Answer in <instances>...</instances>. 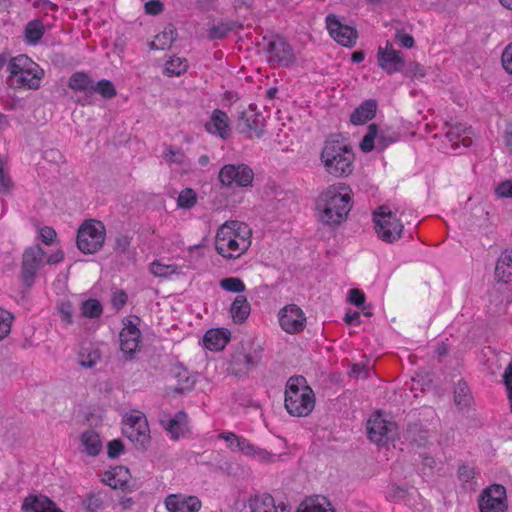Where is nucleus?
I'll return each mask as SVG.
<instances>
[{
    "label": "nucleus",
    "mask_w": 512,
    "mask_h": 512,
    "mask_svg": "<svg viewBox=\"0 0 512 512\" xmlns=\"http://www.w3.org/2000/svg\"><path fill=\"white\" fill-rule=\"evenodd\" d=\"M353 206V191L345 183H334L317 197L315 211L319 222L335 229L344 223Z\"/></svg>",
    "instance_id": "obj_1"
},
{
    "label": "nucleus",
    "mask_w": 512,
    "mask_h": 512,
    "mask_svg": "<svg viewBox=\"0 0 512 512\" xmlns=\"http://www.w3.org/2000/svg\"><path fill=\"white\" fill-rule=\"evenodd\" d=\"M230 340V333L224 329L208 330L203 338L204 346L211 351H220L224 349Z\"/></svg>",
    "instance_id": "obj_22"
},
{
    "label": "nucleus",
    "mask_w": 512,
    "mask_h": 512,
    "mask_svg": "<svg viewBox=\"0 0 512 512\" xmlns=\"http://www.w3.org/2000/svg\"><path fill=\"white\" fill-rule=\"evenodd\" d=\"M251 307L244 295H238L231 304L230 313L235 323H243L250 315Z\"/></svg>",
    "instance_id": "obj_26"
},
{
    "label": "nucleus",
    "mask_w": 512,
    "mask_h": 512,
    "mask_svg": "<svg viewBox=\"0 0 512 512\" xmlns=\"http://www.w3.org/2000/svg\"><path fill=\"white\" fill-rule=\"evenodd\" d=\"M34 512H63L47 496L34 495Z\"/></svg>",
    "instance_id": "obj_40"
},
{
    "label": "nucleus",
    "mask_w": 512,
    "mask_h": 512,
    "mask_svg": "<svg viewBox=\"0 0 512 512\" xmlns=\"http://www.w3.org/2000/svg\"><path fill=\"white\" fill-rule=\"evenodd\" d=\"M103 308L97 299H88L81 304V313L86 318H98L101 316Z\"/></svg>",
    "instance_id": "obj_39"
},
{
    "label": "nucleus",
    "mask_w": 512,
    "mask_h": 512,
    "mask_svg": "<svg viewBox=\"0 0 512 512\" xmlns=\"http://www.w3.org/2000/svg\"><path fill=\"white\" fill-rule=\"evenodd\" d=\"M326 27L330 36L344 47H353L356 44L357 30L349 25L343 24L336 15L329 14L326 17Z\"/></svg>",
    "instance_id": "obj_12"
},
{
    "label": "nucleus",
    "mask_w": 512,
    "mask_h": 512,
    "mask_svg": "<svg viewBox=\"0 0 512 512\" xmlns=\"http://www.w3.org/2000/svg\"><path fill=\"white\" fill-rule=\"evenodd\" d=\"M445 136L453 149L459 148L460 145L467 148L473 143V132L471 128L461 123L447 124Z\"/></svg>",
    "instance_id": "obj_18"
},
{
    "label": "nucleus",
    "mask_w": 512,
    "mask_h": 512,
    "mask_svg": "<svg viewBox=\"0 0 512 512\" xmlns=\"http://www.w3.org/2000/svg\"><path fill=\"white\" fill-rule=\"evenodd\" d=\"M161 424L172 440H178L188 431L187 415L182 411L178 412L174 417L161 419Z\"/></svg>",
    "instance_id": "obj_20"
},
{
    "label": "nucleus",
    "mask_w": 512,
    "mask_h": 512,
    "mask_svg": "<svg viewBox=\"0 0 512 512\" xmlns=\"http://www.w3.org/2000/svg\"><path fill=\"white\" fill-rule=\"evenodd\" d=\"M150 272L159 278H170L173 275L181 273V268L175 264H164L159 260H154L150 264Z\"/></svg>",
    "instance_id": "obj_32"
},
{
    "label": "nucleus",
    "mask_w": 512,
    "mask_h": 512,
    "mask_svg": "<svg viewBox=\"0 0 512 512\" xmlns=\"http://www.w3.org/2000/svg\"><path fill=\"white\" fill-rule=\"evenodd\" d=\"M280 327L289 334H297L304 330L306 326V316L303 310L295 305L284 306L278 314Z\"/></svg>",
    "instance_id": "obj_11"
},
{
    "label": "nucleus",
    "mask_w": 512,
    "mask_h": 512,
    "mask_svg": "<svg viewBox=\"0 0 512 512\" xmlns=\"http://www.w3.org/2000/svg\"><path fill=\"white\" fill-rule=\"evenodd\" d=\"M219 285L223 290L233 293H242L246 289L244 282L238 277L224 278Z\"/></svg>",
    "instance_id": "obj_44"
},
{
    "label": "nucleus",
    "mask_w": 512,
    "mask_h": 512,
    "mask_svg": "<svg viewBox=\"0 0 512 512\" xmlns=\"http://www.w3.org/2000/svg\"><path fill=\"white\" fill-rule=\"evenodd\" d=\"M175 37V29L172 26L166 27L163 32L155 36L154 40L150 43V48L153 50H165L172 45Z\"/></svg>",
    "instance_id": "obj_31"
},
{
    "label": "nucleus",
    "mask_w": 512,
    "mask_h": 512,
    "mask_svg": "<svg viewBox=\"0 0 512 512\" xmlns=\"http://www.w3.org/2000/svg\"><path fill=\"white\" fill-rule=\"evenodd\" d=\"M188 68V62L185 58L172 57L166 63L164 67V73L169 76H180L185 73Z\"/></svg>",
    "instance_id": "obj_35"
},
{
    "label": "nucleus",
    "mask_w": 512,
    "mask_h": 512,
    "mask_svg": "<svg viewBox=\"0 0 512 512\" xmlns=\"http://www.w3.org/2000/svg\"><path fill=\"white\" fill-rule=\"evenodd\" d=\"M507 495L503 485L493 484L485 488L479 498L480 512H507Z\"/></svg>",
    "instance_id": "obj_10"
},
{
    "label": "nucleus",
    "mask_w": 512,
    "mask_h": 512,
    "mask_svg": "<svg viewBox=\"0 0 512 512\" xmlns=\"http://www.w3.org/2000/svg\"><path fill=\"white\" fill-rule=\"evenodd\" d=\"M470 390L466 382L459 381L455 387L454 400L460 407H466L470 403Z\"/></svg>",
    "instance_id": "obj_42"
},
{
    "label": "nucleus",
    "mask_w": 512,
    "mask_h": 512,
    "mask_svg": "<svg viewBox=\"0 0 512 512\" xmlns=\"http://www.w3.org/2000/svg\"><path fill=\"white\" fill-rule=\"evenodd\" d=\"M250 512H291L288 504L284 501L276 502L268 493L256 494L248 500Z\"/></svg>",
    "instance_id": "obj_15"
},
{
    "label": "nucleus",
    "mask_w": 512,
    "mask_h": 512,
    "mask_svg": "<svg viewBox=\"0 0 512 512\" xmlns=\"http://www.w3.org/2000/svg\"><path fill=\"white\" fill-rule=\"evenodd\" d=\"M241 121L242 123V132H246L249 134V137L256 136L257 138L262 137L263 130L260 129L259 124V118L257 115L251 114L248 115L247 113H242L241 115Z\"/></svg>",
    "instance_id": "obj_33"
},
{
    "label": "nucleus",
    "mask_w": 512,
    "mask_h": 512,
    "mask_svg": "<svg viewBox=\"0 0 512 512\" xmlns=\"http://www.w3.org/2000/svg\"><path fill=\"white\" fill-rule=\"evenodd\" d=\"M475 477L474 467L461 465L458 469V478L461 482L469 483Z\"/></svg>",
    "instance_id": "obj_55"
},
{
    "label": "nucleus",
    "mask_w": 512,
    "mask_h": 512,
    "mask_svg": "<svg viewBox=\"0 0 512 512\" xmlns=\"http://www.w3.org/2000/svg\"><path fill=\"white\" fill-rule=\"evenodd\" d=\"M377 102L373 99L362 102L351 114L350 121L354 125H362L374 118Z\"/></svg>",
    "instance_id": "obj_24"
},
{
    "label": "nucleus",
    "mask_w": 512,
    "mask_h": 512,
    "mask_svg": "<svg viewBox=\"0 0 512 512\" xmlns=\"http://www.w3.org/2000/svg\"><path fill=\"white\" fill-rule=\"evenodd\" d=\"M93 84L94 81L88 74L84 72H75L69 78L68 87L72 90L92 95Z\"/></svg>",
    "instance_id": "obj_28"
},
{
    "label": "nucleus",
    "mask_w": 512,
    "mask_h": 512,
    "mask_svg": "<svg viewBox=\"0 0 512 512\" xmlns=\"http://www.w3.org/2000/svg\"><path fill=\"white\" fill-rule=\"evenodd\" d=\"M64 260L62 249L56 248L50 254H47L41 247L34 248V269L44 264H58Z\"/></svg>",
    "instance_id": "obj_27"
},
{
    "label": "nucleus",
    "mask_w": 512,
    "mask_h": 512,
    "mask_svg": "<svg viewBox=\"0 0 512 512\" xmlns=\"http://www.w3.org/2000/svg\"><path fill=\"white\" fill-rule=\"evenodd\" d=\"M6 166V161L0 156V193L3 194L9 193L13 188V182Z\"/></svg>",
    "instance_id": "obj_45"
},
{
    "label": "nucleus",
    "mask_w": 512,
    "mask_h": 512,
    "mask_svg": "<svg viewBox=\"0 0 512 512\" xmlns=\"http://www.w3.org/2000/svg\"><path fill=\"white\" fill-rule=\"evenodd\" d=\"M51 28L50 24L45 25L42 20L34 19V46L44 36L45 32Z\"/></svg>",
    "instance_id": "obj_56"
},
{
    "label": "nucleus",
    "mask_w": 512,
    "mask_h": 512,
    "mask_svg": "<svg viewBox=\"0 0 512 512\" xmlns=\"http://www.w3.org/2000/svg\"><path fill=\"white\" fill-rule=\"evenodd\" d=\"M145 12L149 15H158L163 11V4L159 0H149L145 3Z\"/></svg>",
    "instance_id": "obj_60"
},
{
    "label": "nucleus",
    "mask_w": 512,
    "mask_h": 512,
    "mask_svg": "<svg viewBox=\"0 0 512 512\" xmlns=\"http://www.w3.org/2000/svg\"><path fill=\"white\" fill-rule=\"evenodd\" d=\"M503 383L508 392V398L510 401V408L512 413V360L507 365L503 374Z\"/></svg>",
    "instance_id": "obj_52"
},
{
    "label": "nucleus",
    "mask_w": 512,
    "mask_h": 512,
    "mask_svg": "<svg viewBox=\"0 0 512 512\" xmlns=\"http://www.w3.org/2000/svg\"><path fill=\"white\" fill-rule=\"evenodd\" d=\"M284 405L292 416H308L315 407V394L303 376L290 377L286 383Z\"/></svg>",
    "instance_id": "obj_4"
},
{
    "label": "nucleus",
    "mask_w": 512,
    "mask_h": 512,
    "mask_svg": "<svg viewBox=\"0 0 512 512\" xmlns=\"http://www.w3.org/2000/svg\"><path fill=\"white\" fill-rule=\"evenodd\" d=\"M231 31V27L227 24H220L213 26L209 31V37L211 39H223Z\"/></svg>",
    "instance_id": "obj_54"
},
{
    "label": "nucleus",
    "mask_w": 512,
    "mask_h": 512,
    "mask_svg": "<svg viewBox=\"0 0 512 512\" xmlns=\"http://www.w3.org/2000/svg\"><path fill=\"white\" fill-rule=\"evenodd\" d=\"M123 324L119 334L120 348L123 353L132 356L139 348L141 332L131 319L126 318Z\"/></svg>",
    "instance_id": "obj_16"
},
{
    "label": "nucleus",
    "mask_w": 512,
    "mask_h": 512,
    "mask_svg": "<svg viewBox=\"0 0 512 512\" xmlns=\"http://www.w3.org/2000/svg\"><path fill=\"white\" fill-rule=\"evenodd\" d=\"M268 53L269 62L274 66H289L295 59L292 47L281 38L270 43Z\"/></svg>",
    "instance_id": "obj_17"
},
{
    "label": "nucleus",
    "mask_w": 512,
    "mask_h": 512,
    "mask_svg": "<svg viewBox=\"0 0 512 512\" xmlns=\"http://www.w3.org/2000/svg\"><path fill=\"white\" fill-rule=\"evenodd\" d=\"M242 453H244L246 456L256 457L260 461L264 462H269L272 458V455L268 451L256 447L250 441L244 446Z\"/></svg>",
    "instance_id": "obj_47"
},
{
    "label": "nucleus",
    "mask_w": 512,
    "mask_h": 512,
    "mask_svg": "<svg viewBox=\"0 0 512 512\" xmlns=\"http://www.w3.org/2000/svg\"><path fill=\"white\" fill-rule=\"evenodd\" d=\"M123 451V444L120 440H112L108 444V455L111 458L118 457Z\"/></svg>",
    "instance_id": "obj_62"
},
{
    "label": "nucleus",
    "mask_w": 512,
    "mask_h": 512,
    "mask_svg": "<svg viewBox=\"0 0 512 512\" xmlns=\"http://www.w3.org/2000/svg\"><path fill=\"white\" fill-rule=\"evenodd\" d=\"M81 444L90 456L99 454L102 448L100 436L93 430H87L81 435Z\"/></svg>",
    "instance_id": "obj_29"
},
{
    "label": "nucleus",
    "mask_w": 512,
    "mask_h": 512,
    "mask_svg": "<svg viewBox=\"0 0 512 512\" xmlns=\"http://www.w3.org/2000/svg\"><path fill=\"white\" fill-rule=\"evenodd\" d=\"M501 60L505 71L512 74V42L504 49Z\"/></svg>",
    "instance_id": "obj_58"
},
{
    "label": "nucleus",
    "mask_w": 512,
    "mask_h": 512,
    "mask_svg": "<svg viewBox=\"0 0 512 512\" xmlns=\"http://www.w3.org/2000/svg\"><path fill=\"white\" fill-rule=\"evenodd\" d=\"M57 310H58L61 320L65 324H67V325L72 324L74 306L71 301H69V300L60 301L57 305Z\"/></svg>",
    "instance_id": "obj_46"
},
{
    "label": "nucleus",
    "mask_w": 512,
    "mask_h": 512,
    "mask_svg": "<svg viewBox=\"0 0 512 512\" xmlns=\"http://www.w3.org/2000/svg\"><path fill=\"white\" fill-rule=\"evenodd\" d=\"M130 472L125 466H116L104 472L102 481L113 489H124L130 480Z\"/></svg>",
    "instance_id": "obj_21"
},
{
    "label": "nucleus",
    "mask_w": 512,
    "mask_h": 512,
    "mask_svg": "<svg viewBox=\"0 0 512 512\" xmlns=\"http://www.w3.org/2000/svg\"><path fill=\"white\" fill-rule=\"evenodd\" d=\"M495 277L498 282L509 283L512 281V252H503L497 260Z\"/></svg>",
    "instance_id": "obj_25"
},
{
    "label": "nucleus",
    "mask_w": 512,
    "mask_h": 512,
    "mask_svg": "<svg viewBox=\"0 0 512 512\" xmlns=\"http://www.w3.org/2000/svg\"><path fill=\"white\" fill-rule=\"evenodd\" d=\"M205 130L226 140L230 136V119L228 114L221 109H214L210 121L205 124Z\"/></svg>",
    "instance_id": "obj_19"
},
{
    "label": "nucleus",
    "mask_w": 512,
    "mask_h": 512,
    "mask_svg": "<svg viewBox=\"0 0 512 512\" xmlns=\"http://www.w3.org/2000/svg\"><path fill=\"white\" fill-rule=\"evenodd\" d=\"M106 229L104 224L95 219L85 220L77 232V247L84 254H94L104 245Z\"/></svg>",
    "instance_id": "obj_6"
},
{
    "label": "nucleus",
    "mask_w": 512,
    "mask_h": 512,
    "mask_svg": "<svg viewBox=\"0 0 512 512\" xmlns=\"http://www.w3.org/2000/svg\"><path fill=\"white\" fill-rule=\"evenodd\" d=\"M122 433L138 449H144L150 442V429L144 413L131 410L122 421Z\"/></svg>",
    "instance_id": "obj_7"
},
{
    "label": "nucleus",
    "mask_w": 512,
    "mask_h": 512,
    "mask_svg": "<svg viewBox=\"0 0 512 512\" xmlns=\"http://www.w3.org/2000/svg\"><path fill=\"white\" fill-rule=\"evenodd\" d=\"M252 244V229L248 224L230 220L223 223L215 236V249L225 259H238Z\"/></svg>",
    "instance_id": "obj_2"
},
{
    "label": "nucleus",
    "mask_w": 512,
    "mask_h": 512,
    "mask_svg": "<svg viewBox=\"0 0 512 512\" xmlns=\"http://www.w3.org/2000/svg\"><path fill=\"white\" fill-rule=\"evenodd\" d=\"M98 93L103 98L111 99L116 96V89L110 80L102 79L93 84L92 94Z\"/></svg>",
    "instance_id": "obj_43"
},
{
    "label": "nucleus",
    "mask_w": 512,
    "mask_h": 512,
    "mask_svg": "<svg viewBox=\"0 0 512 512\" xmlns=\"http://www.w3.org/2000/svg\"><path fill=\"white\" fill-rule=\"evenodd\" d=\"M128 296L125 291L117 290L113 293L111 303L116 310H120L127 303Z\"/></svg>",
    "instance_id": "obj_57"
},
{
    "label": "nucleus",
    "mask_w": 512,
    "mask_h": 512,
    "mask_svg": "<svg viewBox=\"0 0 512 512\" xmlns=\"http://www.w3.org/2000/svg\"><path fill=\"white\" fill-rule=\"evenodd\" d=\"M397 432V425L388 414L380 411L371 415L367 422L369 439L377 444H385L393 439Z\"/></svg>",
    "instance_id": "obj_8"
},
{
    "label": "nucleus",
    "mask_w": 512,
    "mask_h": 512,
    "mask_svg": "<svg viewBox=\"0 0 512 512\" xmlns=\"http://www.w3.org/2000/svg\"><path fill=\"white\" fill-rule=\"evenodd\" d=\"M328 505L329 503L324 497H309L300 503L297 512H334L327 508Z\"/></svg>",
    "instance_id": "obj_30"
},
{
    "label": "nucleus",
    "mask_w": 512,
    "mask_h": 512,
    "mask_svg": "<svg viewBox=\"0 0 512 512\" xmlns=\"http://www.w3.org/2000/svg\"><path fill=\"white\" fill-rule=\"evenodd\" d=\"M254 179L253 170L246 164H227L219 172L220 182L227 187H248Z\"/></svg>",
    "instance_id": "obj_9"
},
{
    "label": "nucleus",
    "mask_w": 512,
    "mask_h": 512,
    "mask_svg": "<svg viewBox=\"0 0 512 512\" xmlns=\"http://www.w3.org/2000/svg\"><path fill=\"white\" fill-rule=\"evenodd\" d=\"M109 497L106 492H90L84 496L81 506L85 512H102L108 505Z\"/></svg>",
    "instance_id": "obj_23"
},
{
    "label": "nucleus",
    "mask_w": 512,
    "mask_h": 512,
    "mask_svg": "<svg viewBox=\"0 0 512 512\" xmlns=\"http://www.w3.org/2000/svg\"><path fill=\"white\" fill-rule=\"evenodd\" d=\"M377 139L378 126L372 123L367 127V132L360 142V149L365 153L371 152L374 148H377Z\"/></svg>",
    "instance_id": "obj_36"
},
{
    "label": "nucleus",
    "mask_w": 512,
    "mask_h": 512,
    "mask_svg": "<svg viewBox=\"0 0 512 512\" xmlns=\"http://www.w3.org/2000/svg\"><path fill=\"white\" fill-rule=\"evenodd\" d=\"M21 279L23 284L30 288L32 285V248H27L23 253L21 266Z\"/></svg>",
    "instance_id": "obj_37"
},
{
    "label": "nucleus",
    "mask_w": 512,
    "mask_h": 512,
    "mask_svg": "<svg viewBox=\"0 0 512 512\" xmlns=\"http://www.w3.org/2000/svg\"><path fill=\"white\" fill-rule=\"evenodd\" d=\"M101 358V354L96 348H82L78 355L79 365L83 368L94 367Z\"/></svg>",
    "instance_id": "obj_34"
},
{
    "label": "nucleus",
    "mask_w": 512,
    "mask_h": 512,
    "mask_svg": "<svg viewBox=\"0 0 512 512\" xmlns=\"http://www.w3.org/2000/svg\"><path fill=\"white\" fill-rule=\"evenodd\" d=\"M495 194L498 198H512V181L505 180L497 185Z\"/></svg>",
    "instance_id": "obj_53"
},
{
    "label": "nucleus",
    "mask_w": 512,
    "mask_h": 512,
    "mask_svg": "<svg viewBox=\"0 0 512 512\" xmlns=\"http://www.w3.org/2000/svg\"><path fill=\"white\" fill-rule=\"evenodd\" d=\"M377 62L379 67L387 74L400 72L404 66V57L401 51L394 48L393 44L386 42L377 50Z\"/></svg>",
    "instance_id": "obj_13"
},
{
    "label": "nucleus",
    "mask_w": 512,
    "mask_h": 512,
    "mask_svg": "<svg viewBox=\"0 0 512 512\" xmlns=\"http://www.w3.org/2000/svg\"><path fill=\"white\" fill-rule=\"evenodd\" d=\"M11 59L24 68L27 75H32V60L27 55H18Z\"/></svg>",
    "instance_id": "obj_61"
},
{
    "label": "nucleus",
    "mask_w": 512,
    "mask_h": 512,
    "mask_svg": "<svg viewBox=\"0 0 512 512\" xmlns=\"http://www.w3.org/2000/svg\"><path fill=\"white\" fill-rule=\"evenodd\" d=\"M372 222L377 237L388 244H393L403 236L402 220L388 206H379L372 214Z\"/></svg>",
    "instance_id": "obj_5"
},
{
    "label": "nucleus",
    "mask_w": 512,
    "mask_h": 512,
    "mask_svg": "<svg viewBox=\"0 0 512 512\" xmlns=\"http://www.w3.org/2000/svg\"><path fill=\"white\" fill-rule=\"evenodd\" d=\"M396 39L405 48H412L414 46V38L410 34L397 32Z\"/></svg>",
    "instance_id": "obj_63"
},
{
    "label": "nucleus",
    "mask_w": 512,
    "mask_h": 512,
    "mask_svg": "<svg viewBox=\"0 0 512 512\" xmlns=\"http://www.w3.org/2000/svg\"><path fill=\"white\" fill-rule=\"evenodd\" d=\"M366 296L365 293L357 288H353L349 291V301L356 305L361 306L365 303Z\"/></svg>",
    "instance_id": "obj_59"
},
{
    "label": "nucleus",
    "mask_w": 512,
    "mask_h": 512,
    "mask_svg": "<svg viewBox=\"0 0 512 512\" xmlns=\"http://www.w3.org/2000/svg\"><path fill=\"white\" fill-rule=\"evenodd\" d=\"M38 238L43 244L47 246H52L58 242L55 229L49 226H44L39 229Z\"/></svg>",
    "instance_id": "obj_49"
},
{
    "label": "nucleus",
    "mask_w": 512,
    "mask_h": 512,
    "mask_svg": "<svg viewBox=\"0 0 512 512\" xmlns=\"http://www.w3.org/2000/svg\"><path fill=\"white\" fill-rule=\"evenodd\" d=\"M164 505L168 512H199L202 502L196 496L177 493L166 496Z\"/></svg>",
    "instance_id": "obj_14"
},
{
    "label": "nucleus",
    "mask_w": 512,
    "mask_h": 512,
    "mask_svg": "<svg viewBox=\"0 0 512 512\" xmlns=\"http://www.w3.org/2000/svg\"><path fill=\"white\" fill-rule=\"evenodd\" d=\"M197 202V194L192 188L181 190L177 198V206L182 209H191Z\"/></svg>",
    "instance_id": "obj_41"
},
{
    "label": "nucleus",
    "mask_w": 512,
    "mask_h": 512,
    "mask_svg": "<svg viewBox=\"0 0 512 512\" xmlns=\"http://www.w3.org/2000/svg\"><path fill=\"white\" fill-rule=\"evenodd\" d=\"M162 157L168 165H183L186 161L184 151L181 148H176L171 145L164 149Z\"/></svg>",
    "instance_id": "obj_38"
},
{
    "label": "nucleus",
    "mask_w": 512,
    "mask_h": 512,
    "mask_svg": "<svg viewBox=\"0 0 512 512\" xmlns=\"http://www.w3.org/2000/svg\"><path fill=\"white\" fill-rule=\"evenodd\" d=\"M324 171L333 178H347L355 169V153L344 140L328 138L320 153Z\"/></svg>",
    "instance_id": "obj_3"
},
{
    "label": "nucleus",
    "mask_w": 512,
    "mask_h": 512,
    "mask_svg": "<svg viewBox=\"0 0 512 512\" xmlns=\"http://www.w3.org/2000/svg\"><path fill=\"white\" fill-rule=\"evenodd\" d=\"M11 86L17 89L32 88V75L18 74L17 76H9Z\"/></svg>",
    "instance_id": "obj_51"
},
{
    "label": "nucleus",
    "mask_w": 512,
    "mask_h": 512,
    "mask_svg": "<svg viewBox=\"0 0 512 512\" xmlns=\"http://www.w3.org/2000/svg\"><path fill=\"white\" fill-rule=\"evenodd\" d=\"M398 137L394 132L388 130H378L377 149L380 151L385 150L389 145L395 143Z\"/></svg>",
    "instance_id": "obj_48"
},
{
    "label": "nucleus",
    "mask_w": 512,
    "mask_h": 512,
    "mask_svg": "<svg viewBox=\"0 0 512 512\" xmlns=\"http://www.w3.org/2000/svg\"><path fill=\"white\" fill-rule=\"evenodd\" d=\"M12 319L13 316L10 312L0 308V340L9 334Z\"/></svg>",
    "instance_id": "obj_50"
},
{
    "label": "nucleus",
    "mask_w": 512,
    "mask_h": 512,
    "mask_svg": "<svg viewBox=\"0 0 512 512\" xmlns=\"http://www.w3.org/2000/svg\"><path fill=\"white\" fill-rule=\"evenodd\" d=\"M219 437L228 443V446L231 451H237L236 440H234L233 438H239L238 435L234 434L233 432H222L219 435Z\"/></svg>",
    "instance_id": "obj_64"
}]
</instances>
